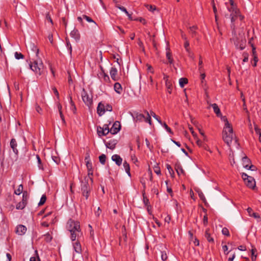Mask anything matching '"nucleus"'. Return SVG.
<instances>
[{
	"label": "nucleus",
	"mask_w": 261,
	"mask_h": 261,
	"mask_svg": "<svg viewBox=\"0 0 261 261\" xmlns=\"http://www.w3.org/2000/svg\"><path fill=\"white\" fill-rule=\"evenodd\" d=\"M66 228L70 233V239L72 241H74L77 239H79L82 236V232L80 227V224L79 221H75L70 219L66 224Z\"/></svg>",
	"instance_id": "obj_1"
},
{
	"label": "nucleus",
	"mask_w": 261,
	"mask_h": 261,
	"mask_svg": "<svg viewBox=\"0 0 261 261\" xmlns=\"http://www.w3.org/2000/svg\"><path fill=\"white\" fill-rule=\"evenodd\" d=\"M223 139L224 141L230 146L231 142L234 141L236 143H237V140L236 137H234L233 134V129L230 126V124L227 119L225 120V127H224L223 132Z\"/></svg>",
	"instance_id": "obj_2"
},
{
	"label": "nucleus",
	"mask_w": 261,
	"mask_h": 261,
	"mask_svg": "<svg viewBox=\"0 0 261 261\" xmlns=\"http://www.w3.org/2000/svg\"><path fill=\"white\" fill-rule=\"evenodd\" d=\"M30 69L32 70L37 75H41L44 70V65L41 59L38 57L34 59L29 64Z\"/></svg>",
	"instance_id": "obj_3"
},
{
	"label": "nucleus",
	"mask_w": 261,
	"mask_h": 261,
	"mask_svg": "<svg viewBox=\"0 0 261 261\" xmlns=\"http://www.w3.org/2000/svg\"><path fill=\"white\" fill-rule=\"evenodd\" d=\"M236 48L243 50L246 46V40L244 34L239 33L238 36H234L232 39Z\"/></svg>",
	"instance_id": "obj_4"
},
{
	"label": "nucleus",
	"mask_w": 261,
	"mask_h": 261,
	"mask_svg": "<svg viewBox=\"0 0 261 261\" xmlns=\"http://www.w3.org/2000/svg\"><path fill=\"white\" fill-rule=\"evenodd\" d=\"M89 179L92 182H93V179L91 177H85L81 183L82 195L85 197L86 199L88 198L91 191V188L88 183Z\"/></svg>",
	"instance_id": "obj_5"
},
{
	"label": "nucleus",
	"mask_w": 261,
	"mask_h": 261,
	"mask_svg": "<svg viewBox=\"0 0 261 261\" xmlns=\"http://www.w3.org/2000/svg\"><path fill=\"white\" fill-rule=\"evenodd\" d=\"M144 113L146 114L147 116L146 117L142 114H140L139 113H135L134 115H133V117L134 118V119L135 121H142L143 120L146 122H147L150 125H152V121H151V118L149 115V113L146 110L144 111Z\"/></svg>",
	"instance_id": "obj_6"
},
{
	"label": "nucleus",
	"mask_w": 261,
	"mask_h": 261,
	"mask_svg": "<svg viewBox=\"0 0 261 261\" xmlns=\"http://www.w3.org/2000/svg\"><path fill=\"white\" fill-rule=\"evenodd\" d=\"M242 177L245 182L246 186L251 189H254L255 187V181L253 177L248 176L247 174L243 173L242 174Z\"/></svg>",
	"instance_id": "obj_7"
},
{
	"label": "nucleus",
	"mask_w": 261,
	"mask_h": 261,
	"mask_svg": "<svg viewBox=\"0 0 261 261\" xmlns=\"http://www.w3.org/2000/svg\"><path fill=\"white\" fill-rule=\"evenodd\" d=\"M81 95L84 102L90 107L93 103L92 96L88 94L85 89H83Z\"/></svg>",
	"instance_id": "obj_8"
},
{
	"label": "nucleus",
	"mask_w": 261,
	"mask_h": 261,
	"mask_svg": "<svg viewBox=\"0 0 261 261\" xmlns=\"http://www.w3.org/2000/svg\"><path fill=\"white\" fill-rule=\"evenodd\" d=\"M97 134L99 137L102 136H106L109 132L110 129L109 128L108 124H105L102 127L100 126L97 127Z\"/></svg>",
	"instance_id": "obj_9"
},
{
	"label": "nucleus",
	"mask_w": 261,
	"mask_h": 261,
	"mask_svg": "<svg viewBox=\"0 0 261 261\" xmlns=\"http://www.w3.org/2000/svg\"><path fill=\"white\" fill-rule=\"evenodd\" d=\"M27 48L35 54L36 58L38 57L39 49L37 46L33 42L28 43Z\"/></svg>",
	"instance_id": "obj_10"
},
{
	"label": "nucleus",
	"mask_w": 261,
	"mask_h": 261,
	"mask_svg": "<svg viewBox=\"0 0 261 261\" xmlns=\"http://www.w3.org/2000/svg\"><path fill=\"white\" fill-rule=\"evenodd\" d=\"M105 112V101H101L98 104V106L97 107V113L99 116H101Z\"/></svg>",
	"instance_id": "obj_11"
},
{
	"label": "nucleus",
	"mask_w": 261,
	"mask_h": 261,
	"mask_svg": "<svg viewBox=\"0 0 261 261\" xmlns=\"http://www.w3.org/2000/svg\"><path fill=\"white\" fill-rule=\"evenodd\" d=\"M120 124L119 122L116 121L114 123L112 127L110 129V133L113 134L115 135L116 134L120 129Z\"/></svg>",
	"instance_id": "obj_12"
},
{
	"label": "nucleus",
	"mask_w": 261,
	"mask_h": 261,
	"mask_svg": "<svg viewBox=\"0 0 261 261\" xmlns=\"http://www.w3.org/2000/svg\"><path fill=\"white\" fill-rule=\"evenodd\" d=\"M118 71L116 68L115 67H112L110 71V74L111 77V79L114 81H118L119 79V77L117 75Z\"/></svg>",
	"instance_id": "obj_13"
},
{
	"label": "nucleus",
	"mask_w": 261,
	"mask_h": 261,
	"mask_svg": "<svg viewBox=\"0 0 261 261\" xmlns=\"http://www.w3.org/2000/svg\"><path fill=\"white\" fill-rule=\"evenodd\" d=\"M117 142L118 141L116 139H110L105 143V145L107 148L113 150L115 148Z\"/></svg>",
	"instance_id": "obj_14"
},
{
	"label": "nucleus",
	"mask_w": 261,
	"mask_h": 261,
	"mask_svg": "<svg viewBox=\"0 0 261 261\" xmlns=\"http://www.w3.org/2000/svg\"><path fill=\"white\" fill-rule=\"evenodd\" d=\"M27 231V227L23 225H19L16 228L15 232L19 235L24 234Z\"/></svg>",
	"instance_id": "obj_15"
},
{
	"label": "nucleus",
	"mask_w": 261,
	"mask_h": 261,
	"mask_svg": "<svg viewBox=\"0 0 261 261\" xmlns=\"http://www.w3.org/2000/svg\"><path fill=\"white\" fill-rule=\"evenodd\" d=\"M79 239H77V241L73 243V247L76 253L81 254L82 253V250L81 244L79 242Z\"/></svg>",
	"instance_id": "obj_16"
},
{
	"label": "nucleus",
	"mask_w": 261,
	"mask_h": 261,
	"mask_svg": "<svg viewBox=\"0 0 261 261\" xmlns=\"http://www.w3.org/2000/svg\"><path fill=\"white\" fill-rule=\"evenodd\" d=\"M10 147L13 149V152L16 154H17L18 153V151L17 149V143L15 139H12L10 141Z\"/></svg>",
	"instance_id": "obj_17"
},
{
	"label": "nucleus",
	"mask_w": 261,
	"mask_h": 261,
	"mask_svg": "<svg viewBox=\"0 0 261 261\" xmlns=\"http://www.w3.org/2000/svg\"><path fill=\"white\" fill-rule=\"evenodd\" d=\"M70 36L73 38L76 41H79L80 39V34L79 31L74 28L70 34Z\"/></svg>",
	"instance_id": "obj_18"
},
{
	"label": "nucleus",
	"mask_w": 261,
	"mask_h": 261,
	"mask_svg": "<svg viewBox=\"0 0 261 261\" xmlns=\"http://www.w3.org/2000/svg\"><path fill=\"white\" fill-rule=\"evenodd\" d=\"M112 160L113 161L115 162L117 165L119 166L121 165L122 162V159L118 154H114L112 155Z\"/></svg>",
	"instance_id": "obj_19"
},
{
	"label": "nucleus",
	"mask_w": 261,
	"mask_h": 261,
	"mask_svg": "<svg viewBox=\"0 0 261 261\" xmlns=\"http://www.w3.org/2000/svg\"><path fill=\"white\" fill-rule=\"evenodd\" d=\"M86 167L88 170V176L86 177H91L93 175V167L92 163L90 161H86Z\"/></svg>",
	"instance_id": "obj_20"
},
{
	"label": "nucleus",
	"mask_w": 261,
	"mask_h": 261,
	"mask_svg": "<svg viewBox=\"0 0 261 261\" xmlns=\"http://www.w3.org/2000/svg\"><path fill=\"white\" fill-rule=\"evenodd\" d=\"M247 212L248 213V214L251 217H253L254 218L259 219H260V216L257 213L253 212V211L251 208L248 207L247 209Z\"/></svg>",
	"instance_id": "obj_21"
},
{
	"label": "nucleus",
	"mask_w": 261,
	"mask_h": 261,
	"mask_svg": "<svg viewBox=\"0 0 261 261\" xmlns=\"http://www.w3.org/2000/svg\"><path fill=\"white\" fill-rule=\"evenodd\" d=\"M166 58L168 60V63L170 64H172L173 63V59L172 57L171 53L170 52V49L168 47L166 48Z\"/></svg>",
	"instance_id": "obj_22"
},
{
	"label": "nucleus",
	"mask_w": 261,
	"mask_h": 261,
	"mask_svg": "<svg viewBox=\"0 0 261 261\" xmlns=\"http://www.w3.org/2000/svg\"><path fill=\"white\" fill-rule=\"evenodd\" d=\"M242 161L243 166L245 168H248L249 166L251 164V161L246 156L243 158Z\"/></svg>",
	"instance_id": "obj_23"
},
{
	"label": "nucleus",
	"mask_w": 261,
	"mask_h": 261,
	"mask_svg": "<svg viewBox=\"0 0 261 261\" xmlns=\"http://www.w3.org/2000/svg\"><path fill=\"white\" fill-rule=\"evenodd\" d=\"M209 229H207L205 232V237L206 238L207 241L210 243H214V240L213 237H211L210 233L209 232Z\"/></svg>",
	"instance_id": "obj_24"
},
{
	"label": "nucleus",
	"mask_w": 261,
	"mask_h": 261,
	"mask_svg": "<svg viewBox=\"0 0 261 261\" xmlns=\"http://www.w3.org/2000/svg\"><path fill=\"white\" fill-rule=\"evenodd\" d=\"M212 107L213 108L214 112L216 113L218 117L221 115L220 110L219 108L218 105L216 103H213L211 105Z\"/></svg>",
	"instance_id": "obj_25"
},
{
	"label": "nucleus",
	"mask_w": 261,
	"mask_h": 261,
	"mask_svg": "<svg viewBox=\"0 0 261 261\" xmlns=\"http://www.w3.org/2000/svg\"><path fill=\"white\" fill-rule=\"evenodd\" d=\"M114 88L115 91L117 93H119V94L121 93V92L122 91V88L121 85L119 83H116L114 84Z\"/></svg>",
	"instance_id": "obj_26"
},
{
	"label": "nucleus",
	"mask_w": 261,
	"mask_h": 261,
	"mask_svg": "<svg viewBox=\"0 0 261 261\" xmlns=\"http://www.w3.org/2000/svg\"><path fill=\"white\" fill-rule=\"evenodd\" d=\"M175 169L177 172L178 175H180L181 174H185V171L183 170L182 167L180 165H176L175 167Z\"/></svg>",
	"instance_id": "obj_27"
},
{
	"label": "nucleus",
	"mask_w": 261,
	"mask_h": 261,
	"mask_svg": "<svg viewBox=\"0 0 261 261\" xmlns=\"http://www.w3.org/2000/svg\"><path fill=\"white\" fill-rule=\"evenodd\" d=\"M123 165L126 173L129 176H130L131 175L130 173V167L129 164L126 161H125Z\"/></svg>",
	"instance_id": "obj_28"
},
{
	"label": "nucleus",
	"mask_w": 261,
	"mask_h": 261,
	"mask_svg": "<svg viewBox=\"0 0 261 261\" xmlns=\"http://www.w3.org/2000/svg\"><path fill=\"white\" fill-rule=\"evenodd\" d=\"M29 199V195L27 191H23L22 193V199L21 202L25 203V204H27L28 200Z\"/></svg>",
	"instance_id": "obj_29"
},
{
	"label": "nucleus",
	"mask_w": 261,
	"mask_h": 261,
	"mask_svg": "<svg viewBox=\"0 0 261 261\" xmlns=\"http://www.w3.org/2000/svg\"><path fill=\"white\" fill-rule=\"evenodd\" d=\"M188 82V80L187 78L182 77L179 80V85L181 88H183L186 84Z\"/></svg>",
	"instance_id": "obj_30"
},
{
	"label": "nucleus",
	"mask_w": 261,
	"mask_h": 261,
	"mask_svg": "<svg viewBox=\"0 0 261 261\" xmlns=\"http://www.w3.org/2000/svg\"><path fill=\"white\" fill-rule=\"evenodd\" d=\"M23 185L20 184L17 190L14 191V194L19 195L21 193H23Z\"/></svg>",
	"instance_id": "obj_31"
},
{
	"label": "nucleus",
	"mask_w": 261,
	"mask_h": 261,
	"mask_svg": "<svg viewBox=\"0 0 261 261\" xmlns=\"http://www.w3.org/2000/svg\"><path fill=\"white\" fill-rule=\"evenodd\" d=\"M150 116H152L154 118H155L158 121V122L161 124H162V120L159 118V117L155 114L154 112H153V111H150V113L149 114Z\"/></svg>",
	"instance_id": "obj_32"
},
{
	"label": "nucleus",
	"mask_w": 261,
	"mask_h": 261,
	"mask_svg": "<svg viewBox=\"0 0 261 261\" xmlns=\"http://www.w3.org/2000/svg\"><path fill=\"white\" fill-rule=\"evenodd\" d=\"M99 160L101 164L105 165L106 161V155L104 154H102L99 156Z\"/></svg>",
	"instance_id": "obj_33"
},
{
	"label": "nucleus",
	"mask_w": 261,
	"mask_h": 261,
	"mask_svg": "<svg viewBox=\"0 0 261 261\" xmlns=\"http://www.w3.org/2000/svg\"><path fill=\"white\" fill-rule=\"evenodd\" d=\"M26 205H27L25 204V203H23V202L20 201L17 204L16 206V208L17 210H22L25 207V206Z\"/></svg>",
	"instance_id": "obj_34"
},
{
	"label": "nucleus",
	"mask_w": 261,
	"mask_h": 261,
	"mask_svg": "<svg viewBox=\"0 0 261 261\" xmlns=\"http://www.w3.org/2000/svg\"><path fill=\"white\" fill-rule=\"evenodd\" d=\"M256 252V249L255 248H252L251 249V259L252 261H255L257 255L255 254Z\"/></svg>",
	"instance_id": "obj_35"
},
{
	"label": "nucleus",
	"mask_w": 261,
	"mask_h": 261,
	"mask_svg": "<svg viewBox=\"0 0 261 261\" xmlns=\"http://www.w3.org/2000/svg\"><path fill=\"white\" fill-rule=\"evenodd\" d=\"M189 32L192 34V36L194 37L196 35V30L197 29V27L193 25L192 27H190Z\"/></svg>",
	"instance_id": "obj_36"
},
{
	"label": "nucleus",
	"mask_w": 261,
	"mask_h": 261,
	"mask_svg": "<svg viewBox=\"0 0 261 261\" xmlns=\"http://www.w3.org/2000/svg\"><path fill=\"white\" fill-rule=\"evenodd\" d=\"M161 257L163 261H165L167 259L168 256L167 255V253H166V251H161Z\"/></svg>",
	"instance_id": "obj_37"
},
{
	"label": "nucleus",
	"mask_w": 261,
	"mask_h": 261,
	"mask_svg": "<svg viewBox=\"0 0 261 261\" xmlns=\"http://www.w3.org/2000/svg\"><path fill=\"white\" fill-rule=\"evenodd\" d=\"M36 158L37 159L38 166L40 169H43V165L42 164L41 160L38 155H36Z\"/></svg>",
	"instance_id": "obj_38"
},
{
	"label": "nucleus",
	"mask_w": 261,
	"mask_h": 261,
	"mask_svg": "<svg viewBox=\"0 0 261 261\" xmlns=\"http://www.w3.org/2000/svg\"><path fill=\"white\" fill-rule=\"evenodd\" d=\"M46 200V196L45 195H43L42 196V197H41L40 201L38 203V205L41 206V205L44 204V203L45 202Z\"/></svg>",
	"instance_id": "obj_39"
},
{
	"label": "nucleus",
	"mask_w": 261,
	"mask_h": 261,
	"mask_svg": "<svg viewBox=\"0 0 261 261\" xmlns=\"http://www.w3.org/2000/svg\"><path fill=\"white\" fill-rule=\"evenodd\" d=\"M202 60L201 59V57H200L199 61V73H201V72H203L204 71V69L203 68L202 66Z\"/></svg>",
	"instance_id": "obj_40"
},
{
	"label": "nucleus",
	"mask_w": 261,
	"mask_h": 261,
	"mask_svg": "<svg viewBox=\"0 0 261 261\" xmlns=\"http://www.w3.org/2000/svg\"><path fill=\"white\" fill-rule=\"evenodd\" d=\"M162 125H163V126L165 128V129L168 133H169L171 134H173V133L171 129L167 125V124L165 122H164V123L162 122Z\"/></svg>",
	"instance_id": "obj_41"
},
{
	"label": "nucleus",
	"mask_w": 261,
	"mask_h": 261,
	"mask_svg": "<svg viewBox=\"0 0 261 261\" xmlns=\"http://www.w3.org/2000/svg\"><path fill=\"white\" fill-rule=\"evenodd\" d=\"M197 144L201 147L205 148L206 145L201 140L198 139L196 141Z\"/></svg>",
	"instance_id": "obj_42"
},
{
	"label": "nucleus",
	"mask_w": 261,
	"mask_h": 261,
	"mask_svg": "<svg viewBox=\"0 0 261 261\" xmlns=\"http://www.w3.org/2000/svg\"><path fill=\"white\" fill-rule=\"evenodd\" d=\"M105 110L106 111L111 112L113 110L112 106L105 102Z\"/></svg>",
	"instance_id": "obj_43"
},
{
	"label": "nucleus",
	"mask_w": 261,
	"mask_h": 261,
	"mask_svg": "<svg viewBox=\"0 0 261 261\" xmlns=\"http://www.w3.org/2000/svg\"><path fill=\"white\" fill-rule=\"evenodd\" d=\"M189 45L190 44L189 41L188 40H186L184 43V47L188 53H190Z\"/></svg>",
	"instance_id": "obj_44"
},
{
	"label": "nucleus",
	"mask_w": 261,
	"mask_h": 261,
	"mask_svg": "<svg viewBox=\"0 0 261 261\" xmlns=\"http://www.w3.org/2000/svg\"><path fill=\"white\" fill-rule=\"evenodd\" d=\"M222 233L223 235L226 236H230L229 230L226 227H224L222 228Z\"/></svg>",
	"instance_id": "obj_45"
},
{
	"label": "nucleus",
	"mask_w": 261,
	"mask_h": 261,
	"mask_svg": "<svg viewBox=\"0 0 261 261\" xmlns=\"http://www.w3.org/2000/svg\"><path fill=\"white\" fill-rule=\"evenodd\" d=\"M44 237H45V240L47 242H49L52 240V237H51V236L50 235V234L48 232L46 233L44 235Z\"/></svg>",
	"instance_id": "obj_46"
},
{
	"label": "nucleus",
	"mask_w": 261,
	"mask_h": 261,
	"mask_svg": "<svg viewBox=\"0 0 261 261\" xmlns=\"http://www.w3.org/2000/svg\"><path fill=\"white\" fill-rule=\"evenodd\" d=\"M15 57L16 59L19 60L20 59H23L24 58V56L20 53L15 52Z\"/></svg>",
	"instance_id": "obj_47"
},
{
	"label": "nucleus",
	"mask_w": 261,
	"mask_h": 261,
	"mask_svg": "<svg viewBox=\"0 0 261 261\" xmlns=\"http://www.w3.org/2000/svg\"><path fill=\"white\" fill-rule=\"evenodd\" d=\"M83 17L84 18H85L88 22H94L95 24H96L95 22L90 17L86 15H83Z\"/></svg>",
	"instance_id": "obj_48"
},
{
	"label": "nucleus",
	"mask_w": 261,
	"mask_h": 261,
	"mask_svg": "<svg viewBox=\"0 0 261 261\" xmlns=\"http://www.w3.org/2000/svg\"><path fill=\"white\" fill-rule=\"evenodd\" d=\"M198 196L201 200H202L204 202L206 201V199L203 193L201 191L198 192Z\"/></svg>",
	"instance_id": "obj_49"
},
{
	"label": "nucleus",
	"mask_w": 261,
	"mask_h": 261,
	"mask_svg": "<svg viewBox=\"0 0 261 261\" xmlns=\"http://www.w3.org/2000/svg\"><path fill=\"white\" fill-rule=\"evenodd\" d=\"M143 202H144V204L146 206H148V204L149 203V199L145 196L144 194H143Z\"/></svg>",
	"instance_id": "obj_50"
},
{
	"label": "nucleus",
	"mask_w": 261,
	"mask_h": 261,
	"mask_svg": "<svg viewBox=\"0 0 261 261\" xmlns=\"http://www.w3.org/2000/svg\"><path fill=\"white\" fill-rule=\"evenodd\" d=\"M153 169H154V172L158 174V175H160L161 174V170H160V168L159 167H158V166H155L153 168Z\"/></svg>",
	"instance_id": "obj_51"
},
{
	"label": "nucleus",
	"mask_w": 261,
	"mask_h": 261,
	"mask_svg": "<svg viewBox=\"0 0 261 261\" xmlns=\"http://www.w3.org/2000/svg\"><path fill=\"white\" fill-rule=\"evenodd\" d=\"M116 7L118 8L119 9L121 10L122 11L124 12L126 14H128V12L127 11L126 9L124 8V7L120 6L119 5L116 6Z\"/></svg>",
	"instance_id": "obj_52"
},
{
	"label": "nucleus",
	"mask_w": 261,
	"mask_h": 261,
	"mask_svg": "<svg viewBox=\"0 0 261 261\" xmlns=\"http://www.w3.org/2000/svg\"><path fill=\"white\" fill-rule=\"evenodd\" d=\"M166 86H167V89H168V92L169 93H171V91H172V89H171L172 85H171V84H170L169 82H166Z\"/></svg>",
	"instance_id": "obj_53"
},
{
	"label": "nucleus",
	"mask_w": 261,
	"mask_h": 261,
	"mask_svg": "<svg viewBox=\"0 0 261 261\" xmlns=\"http://www.w3.org/2000/svg\"><path fill=\"white\" fill-rule=\"evenodd\" d=\"M203 223L204 226H206L208 223V218L207 215L205 214L203 219Z\"/></svg>",
	"instance_id": "obj_54"
},
{
	"label": "nucleus",
	"mask_w": 261,
	"mask_h": 261,
	"mask_svg": "<svg viewBox=\"0 0 261 261\" xmlns=\"http://www.w3.org/2000/svg\"><path fill=\"white\" fill-rule=\"evenodd\" d=\"M30 261H40V259L38 255L37 254L36 257H31L30 259Z\"/></svg>",
	"instance_id": "obj_55"
},
{
	"label": "nucleus",
	"mask_w": 261,
	"mask_h": 261,
	"mask_svg": "<svg viewBox=\"0 0 261 261\" xmlns=\"http://www.w3.org/2000/svg\"><path fill=\"white\" fill-rule=\"evenodd\" d=\"M146 66L147 67V71H148L150 72L151 73H154L153 69L152 67L150 65L147 64L146 65Z\"/></svg>",
	"instance_id": "obj_56"
},
{
	"label": "nucleus",
	"mask_w": 261,
	"mask_h": 261,
	"mask_svg": "<svg viewBox=\"0 0 261 261\" xmlns=\"http://www.w3.org/2000/svg\"><path fill=\"white\" fill-rule=\"evenodd\" d=\"M52 159L56 164H58L60 163V159L59 157L54 156H52Z\"/></svg>",
	"instance_id": "obj_57"
},
{
	"label": "nucleus",
	"mask_w": 261,
	"mask_h": 261,
	"mask_svg": "<svg viewBox=\"0 0 261 261\" xmlns=\"http://www.w3.org/2000/svg\"><path fill=\"white\" fill-rule=\"evenodd\" d=\"M101 212V210L99 207H98L96 211L95 212V215L96 217H99Z\"/></svg>",
	"instance_id": "obj_58"
},
{
	"label": "nucleus",
	"mask_w": 261,
	"mask_h": 261,
	"mask_svg": "<svg viewBox=\"0 0 261 261\" xmlns=\"http://www.w3.org/2000/svg\"><path fill=\"white\" fill-rule=\"evenodd\" d=\"M52 90H53L54 93L56 95V96H57V97L58 98H59V92H58L57 88L56 87H54L52 88Z\"/></svg>",
	"instance_id": "obj_59"
},
{
	"label": "nucleus",
	"mask_w": 261,
	"mask_h": 261,
	"mask_svg": "<svg viewBox=\"0 0 261 261\" xmlns=\"http://www.w3.org/2000/svg\"><path fill=\"white\" fill-rule=\"evenodd\" d=\"M247 169H250V170H251L252 171H255V170H257V168L255 166H254L253 165H251V164H250L249 166V167H248Z\"/></svg>",
	"instance_id": "obj_60"
},
{
	"label": "nucleus",
	"mask_w": 261,
	"mask_h": 261,
	"mask_svg": "<svg viewBox=\"0 0 261 261\" xmlns=\"http://www.w3.org/2000/svg\"><path fill=\"white\" fill-rule=\"evenodd\" d=\"M147 7H149V8H148V9L150 11H152L153 12L154 10H155L156 9V7L154 6L147 5Z\"/></svg>",
	"instance_id": "obj_61"
},
{
	"label": "nucleus",
	"mask_w": 261,
	"mask_h": 261,
	"mask_svg": "<svg viewBox=\"0 0 261 261\" xmlns=\"http://www.w3.org/2000/svg\"><path fill=\"white\" fill-rule=\"evenodd\" d=\"M119 55H113V58L116 60V62H117V63L120 65V62H119Z\"/></svg>",
	"instance_id": "obj_62"
},
{
	"label": "nucleus",
	"mask_w": 261,
	"mask_h": 261,
	"mask_svg": "<svg viewBox=\"0 0 261 261\" xmlns=\"http://www.w3.org/2000/svg\"><path fill=\"white\" fill-rule=\"evenodd\" d=\"M41 225L42 226L46 227H48L49 225V223L46 221L42 222Z\"/></svg>",
	"instance_id": "obj_63"
},
{
	"label": "nucleus",
	"mask_w": 261,
	"mask_h": 261,
	"mask_svg": "<svg viewBox=\"0 0 261 261\" xmlns=\"http://www.w3.org/2000/svg\"><path fill=\"white\" fill-rule=\"evenodd\" d=\"M98 261H108V260L106 256H103L100 257Z\"/></svg>",
	"instance_id": "obj_64"
}]
</instances>
